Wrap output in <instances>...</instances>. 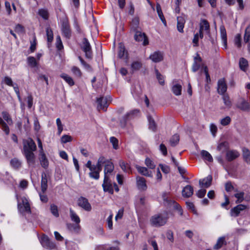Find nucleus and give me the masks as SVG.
<instances>
[{"label": "nucleus", "instance_id": "nucleus-1", "mask_svg": "<svg viewBox=\"0 0 250 250\" xmlns=\"http://www.w3.org/2000/svg\"><path fill=\"white\" fill-rule=\"evenodd\" d=\"M22 154L26 158L29 166H34L35 164L36 156L34 152L37 149V146L32 139L28 138L22 141Z\"/></svg>", "mask_w": 250, "mask_h": 250}, {"label": "nucleus", "instance_id": "nucleus-2", "mask_svg": "<svg viewBox=\"0 0 250 250\" xmlns=\"http://www.w3.org/2000/svg\"><path fill=\"white\" fill-rule=\"evenodd\" d=\"M167 212L159 213L152 216L150 219L151 226L155 227H160L165 225L168 220Z\"/></svg>", "mask_w": 250, "mask_h": 250}, {"label": "nucleus", "instance_id": "nucleus-3", "mask_svg": "<svg viewBox=\"0 0 250 250\" xmlns=\"http://www.w3.org/2000/svg\"><path fill=\"white\" fill-rule=\"evenodd\" d=\"M2 118L0 117V127L6 135L10 133V129L8 125L13 124V121L9 113L6 111H3L1 113Z\"/></svg>", "mask_w": 250, "mask_h": 250}, {"label": "nucleus", "instance_id": "nucleus-4", "mask_svg": "<svg viewBox=\"0 0 250 250\" xmlns=\"http://www.w3.org/2000/svg\"><path fill=\"white\" fill-rule=\"evenodd\" d=\"M81 48L84 52L85 56L87 59H91L93 53L91 45L86 38H83L81 44Z\"/></svg>", "mask_w": 250, "mask_h": 250}, {"label": "nucleus", "instance_id": "nucleus-5", "mask_svg": "<svg viewBox=\"0 0 250 250\" xmlns=\"http://www.w3.org/2000/svg\"><path fill=\"white\" fill-rule=\"evenodd\" d=\"M163 198L164 204L166 206H167L169 208L172 207L173 209L177 210L178 212L181 216L183 215V210L179 204L174 200L168 199L166 198L165 194L163 195Z\"/></svg>", "mask_w": 250, "mask_h": 250}, {"label": "nucleus", "instance_id": "nucleus-6", "mask_svg": "<svg viewBox=\"0 0 250 250\" xmlns=\"http://www.w3.org/2000/svg\"><path fill=\"white\" fill-rule=\"evenodd\" d=\"M140 111L138 109H134L127 112L123 117V123L121 122L122 126L124 127L127 121L134 119L140 115Z\"/></svg>", "mask_w": 250, "mask_h": 250}, {"label": "nucleus", "instance_id": "nucleus-7", "mask_svg": "<svg viewBox=\"0 0 250 250\" xmlns=\"http://www.w3.org/2000/svg\"><path fill=\"white\" fill-rule=\"evenodd\" d=\"M40 242L42 246L45 249L53 250L56 247L55 242L50 241L47 236L43 235L41 238Z\"/></svg>", "mask_w": 250, "mask_h": 250}, {"label": "nucleus", "instance_id": "nucleus-8", "mask_svg": "<svg viewBox=\"0 0 250 250\" xmlns=\"http://www.w3.org/2000/svg\"><path fill=\"white\" fill-rule=\"evenodd\" d=\"M61 31L62 35L66 39H70L71 36V31L70 25L67 20H63L62 23Z\"/></svg>", "mask_w": 250, "mask_h": 250}, {"label": "nucleus", "instance_id": "nucleus-9", "mask_svg": "<svg viewBox=\"0 0 250 250\" xmlns=\"http://www.w3.org/2000/svg\"><path fill=\"white\" fill-rule=\"evenodd\" d=\"M102 187L104 192H107L111 194H113V187L110 180L109 179V177H104Z\"/></svg>", "mask_w": 250, "mask_h": 250}, {"label": "nucleus", "instance_id": "nucleus-10", "mask_svg": "<svg viewBox=\"0 0 250 250\" xmlns=\"http://www.w3.org/2000/svg\"><path fill=\"white\" fill-rule=\"evenodd\" d=\"M209 24L207 20L202 19L200 23L199 35L200 38L202 39L204 37L203 31L205 30L207 34L209 33Z\"/></svg>", "mask_w": 250, "mask_h": 250}, {"label": "nucleus", "instance_id": "nucleus-11", "mask_svg": "<svg viewBox=\"0 0 250 250\" xmlns=\"http://www.w3.org/2000/svg\"><path fill=\"white\" fill-rule=\"evenodd\" d=\"M78 205L86 211L91 210V206L88 200L83 197H80L78 200Z\"/></svg>", "mask_w": 250, "mask_h": 250}, {"label": "nucleus", "instance_id": "nucleus-12", "mask_svg": "<svg viewBox=\"0 0 250 250\" xmlns=\"http://www.w3.org/2000/svg\"><path fill=\"white\" fill-rule=\"evenodd\" d=\"M135 34L134 35V39L137 42H143V45H146L148 44V41L144 33L137 30L135 31Z\"/></svg>", "mask_w": 250, "mask_h": 250}, {"label": "nucleus", "instance_id": "nucleus-13", "mask_svg": "<svg viewBox=\"0 0 250 250\" xmlns=\"http://www.w3.org/2000/svg\"><path fill=\"white\" fill-rule=\"evenodd\" d=\"M227 89V85L225 79L222 78L218 80L217 83V91L220 95H224Z\"/></svg>", "mask_w": 250, "mask_h": 250}, {"label": "nucleus", "instance_id": "nucleus-14", "mask_svg": "<svg viewBox=\"0 0 250 250\" xmlns=\"http://www.w3.org/2000/svg\"><path fill=\"white\" fill-rule=\"evenodd\" d=\"M22 204L18 205V208L21 212H31L30 205L26 198H24L22 200Z\"/></svg>", "mask_w": 250, "mask_h": 250}, {"label": "nucleus", "instance_id": "nucleus-15", "mask_svg": "<svg viewBox=\"0 0 250 250\" xmlns=\"http://www.w3.org/2000/svg\"><path fill=\"white\" fill-rule=\"evenodd\" d=\"M41 177V190L42 193H44L47 189V182L49 176L45 172H43L42 173Z\"/></svg>", "mask_w": 250, "mask_h": 250}, {"label": "nucleus", "instance_id": "nucleus-16", "mask_svg": "<svg viewBox=\"0 0 250 250\" xmlns=\"http://www.w3.org/2000/svg\"><path fill=\"white\" fill-rule=\"evenodd\" d=\"M247 207L245 205L242 204H239L234 207L230 210V215L233 217L238 216L240 212L245 210Z\"/></svg>", "mask_w": 250, "mask_h": 250}, {"label": "nucleus", "instance_id": "nucleus-17", "mask_svg": "<svg viewBox=\"0 0 250 250\" xmlns=\"http://www.w3.org/2000/svg\"><path fill=\"white\" fill-rule=\"evenodd\" d=\"M163 53L159 51H155L149 56V59L154 62H159L163 60Z\"/></svg>", "mask_w": 250, "mask_h": 250}, {"label": "nucleus", "instance_id": "nucleus-18", "mask_svg": "<svg viewBox=\"0 0 250 250\" xmlns=\"http://www.w3.org/2000/svg\"><path fill=\"white\" fill-rule=\"evenodd\" d=\"M193 188L190 185H187L183 188L182 195L184 198H189L193 195Z\"/></svg>", "mask_w": 250, "mask_h": 250}, {"label": "nucleus", "instance_id": "nucleus-19", "mask_svg": "<svg viewBox=\"0 0 250 250\" xmlns=\"http://www.w3.org/2000/svg\"><path fill=\"white\" fill-rule=\"evenodd\" d=\"M136 180L138 188L141 191L146 190L147 189V185L145 179L143 177H137Z\"/></svg>", "mask_w": 250, "mask_h": 250}, {"label": "nucleus", "instance_id": "nucleus-20", "mask_svg": "<svg viewBox=\"0 0 250 250\" xmlns=\"http://www.w3.org/2000/svg\"><path fill=\"white\" fill-rule=\"evenodd\" d=\"M240 155L238 151L235 150H228L226 152V159L228 161H232L238 158Z\"/></svg>", "mask_w": 250, "mask_h": 250}, {"label": "nucleus", "instance_id": "nucleus-21", "mask_svg": "<svg viewBox=\"0 0 250 250\" xmlns=\"http://www.w3.org/2000/svg\"><path fill=\"white\" fill-rule=\"evenodd\" d=\"M211 181H212V176L210 175H208L206 178L200 179L199 180V185L200 186L205 188H208L211 184Z\"/></svg>", "mask_w": 250, "mask_h": 250}, {"label": "nucleus", "instance_id": "nucleus-22", "mask_svg": "<svg viewBox=\"0 0 250 250\" xmlns=\"http://www.w3.org/2000/svg\"><path fill=\"white\" fill-rule=\"evenodd\" d=\"M98 108L99 109H104L108 106L107 99L106 97H101L97 100Z\"/></svg>", "mask_w": 250, "mask_h": 250}, {"label": "nucleus", "instance_id": "nucleus-23", "mask_svg": "<svg viewBox=\"0 0 250 250\" xmlns=\"http://www.w3.org/2000/svg\"><path fill=\"white\" fill-rule=\"evenodd\" d=\"M237 107L243 111H250V105L249 103L244 99L241 101L237 104Z\"/></svg>", "mask_w": 250, "mask_h": 250}, {"label": "nucleus", "instance_id": "nucleus-24", "mask_svg": "<svg viewBox=\"0 0 250 250\" xmlns=\"http://www.w3.org/2000/svg\"><path fill=\"white\" fill-rule=\"evenodd\" d=\"M114 167L111 162L107 161L105 165L104 169V177H109L108 174L111 173L114 170Z\"/></svg>", "mask_w": 250, "mask_h": 250}, {"label": "nucleus", "instance_id": "nucleus-25", "mask_svg": "<svg viewBox=\"0 0 250 250\" xmlns=\"http://www.w3.org/2000/svg\"><path fill=\"white\" fill-rule=\"evenodd\" d=\"M220 32L223 44L225 48H226L227 46V37L226 30L224 25L220 26Z\"/></svg>", "mask_w": 250, "mask_h": 250}, {"label": "nucleus", "instance_id": "nucleus-26", "mask_svg": "<svg viewBox=\"0 0 250 250\" xmlns=\"http://www.w3.org/2000/svg\"><path fill=\"white\" fill-rule=\"evenodd\" d=\"M131 93L135 99H138L142 94V90L140 86L139 85L132 86Z\"/></svg>", "mask_w": 250, "mask_h": 250}, {"label": "nucleus", "instance_id": "nucleus-27", "mask_svg": "<svg viewBox=\"0 0 250 250\" xmlns=\"http://www.w3.org/2000/svg\"><path fill=\"white\" fill-rule=\"evenodd\" d=\"M40 164L42 167L47 168L49 166V162L44 153L39 154Z\"/></svg>", "mask_w": 250, "mask_h": 250}, {"label": "nucleus", "instance_id": "nucleus-28", "mask_svg": "<svg viewBox=\"0 0 250 250\" xmlns=\"http://www.w3.org/2000/svg\"><path fill=\"white\" fill-rule=\"evenodd\" d=\"M177 30L179 32L183 33L184 32L183 29L185 23V20L183 17L179 16L177 18Z\"/></svg>", "mask_w": 250, "mask_h": 250}, {"label": "nucleus", "instance_id": "nucleus-29", "mask_svg": "<svg viewBox=\"0 0 250 250\" xmlns=\"http://www.w3.org/2000/svg\"><path fill=\"white\" fill-rule=\"evenodd\" d=\"M139 19L138 17L134 18L131 22L130 28L131 30L135 32L139 30Z\"/></svg>", "mask_w": 250, "mask_h": 250}, {"label": "nucleus", "instance_id": "nucleus-30", "mask_svg": "<svg viewBox=\"0 0 250 250\" xmlns=\"http://www.w3.org/2000/svg\"><path fill=\"white\" fill-rule=\"evenodd\" d=\"M244 38L245 42L248 43V50L250 54V27L246 29Z\"/></svg>", "mask_w": 250, "mask_h": 250}, {"label": "nucleus", "instance_id": "nucleus-31", "mask_svg": "<svg viewBox=\"0 0 250 250\" xmlns=\"http://www.w3.org/2000/svg\"><path fill=\"white\" fill-rule=\"evenodd\" d=\"M243 156L244 161L248 164H250V151L246 147L242 148Z\"/></svg>", "mask_w": 250, "mask_h": 250}, {"label": "nucleus", "instance_id": "nucleus-32", "mask_svg": "<svg viewBox=\"0 0 250 250\" xmlns=\"http://www.w3.org/2000/svg\"><path fill=\"white\" fill-rule=\"evenodd\" d=\"M119 164L121 169L125 173H130V166L127 163H125V161L123 160H120L119 162Z\"/></svg>", "mask_w": 250, "mask_h": 250}, {"label": "nucleus", "instance_id": "nucleus-33", "mask_svg": "<svg viewBox=\"0 0 250 250\" xmlns=\"http://www.w3.org/2000/svg\"><path fill=\"white\" fill-rule=\"evenodd\" d=\"M60 77L62 78L70 86L74 85L75 83L73 79L65 73H62L60 75Z\"/></svg>", "mask_w": 250, "mask_h": 250}, {"label": "nucleus", "instance_id": "nucleus-34", "mask_svg": "<svg viewBox=\"0 0 250 250\" xmlns=\"http://www.w3.org/2000/svg\"><path fill=\"white\" fill-rule=\"evenodd\" d=\"M127 51L124 45L120 44L119 48L118 57L121 59H126L127 58Z\"/></svg>", "mask_w": 250, "mask_h": 250}, {"label": "nucleus", "instance_id": "nucleus-35", "mask_svg": "<svg viewBox=\"0 0 250 250\" xmlns=\"http://www.w3.org/2000/svg\"><path fill=\"white\" fill-rule=\"evenodd\" d=\"M239 65L241 70L246 71L248 67V62L244 58H241L239 60Z\"/></svg>", "mask_w": 250, "mask_h": 250}, {"label": "nucleus", "instance_id": "nucleus-36", "mask_svg": "<svg viewBox=\"0 0 250 250\" xmlns=\"http://www.w3.org/2000/svg\"><path fill=\"white\" fill-rule=\"evenodd\" d=\"M138 171L142 174L146 176L147 177H152V174L151 172H149L148 169L145 167H142L138 166L136 167Z\"/></svg>", "mask_w": 250, "mask_h": 250}, {"label": "nucleus", "instance_id": "nucleus-37", "mask_svg": "<svg viewBox=\"0 0 250 250\" xmlns=\"http://www.w3.org/2000/svg\"><path fill=\"white\" fill-rule=\"evenodd\" d=\"M147 120L149 122V128L152 130L153 131H155L157 127L156 124L154 120L152 118V117L149 115H147Z\"/></svg>", "mask_w": 250, "mask_h": 250}, {"label": "nucleus", "instance_id": "nucleus-38", "mask_svg": "<svg viewBox=\"0 0 250 250\" xmlns=\"http://www.w3.org/2000/svg\"><path fill=\"white\" fill-rule=\"evenodd\" d=\"M201 155L205 160L208 161L209 162L213 161L212 157L208 151L203 150L201 151Z\"/></svg>", "mask_w": 250, "mask_h": 250}, {"label": "nucleus", "instance_id": "nucleus-39", "mask_svg": "<svg viewBox=\"0 0 250 250\" xmlns=\"http://www.w3.org/2000/svg\"><path fill=\"white\" fill-rule=\"evenodd\" d=\"M229 148V145L228 142H221L220 144H218L217 149L218 151H221V152L223 153L225 152L227 150V149Z\"/></svg>", "mask_w": 250, "mask_h": 250}, {"label": "nucleus", "instance_id": "nucleus-40", "mask_svg": "<svg viewBox=\"0 0 250 250\" xmlns=\"http://www.w3.org/2000/svg\"><path fill=\"white\" fill-rule=\"evenodd\" d=\"M70 216L71 220L78 224L80 222V219L72 208H70Z\"/></svg>", "mask_w": 250, "mask_h": 250}, {"label": "nucleus", "instance_id": "nucleus-41", "mask_svg": "<svg viewBox=\"0 0 250 250\" xmlns=\"http://www.w3.org/2000/svg\"><path fill=\"white\" fill-rule=\"evenodd\" d=\"M156 10L159 17L160 18L163 23L164 24L166 25V21L163 15L161 6L159 3H157L156 4Z\"/></svg>", "mask_w": 250, "mask_h": 250}, {"label": "nucleus", "instance_id": "nucleus-42", "mask_svg": "<svg viewBox=\"0 0 250 250\" xmlns=\"http://www.w3.org/2000/svg\"><path fill=\"white\" fill-rule=\"evenodd\" d=\"M173 93L176 96H179L181 94L182 86L179 84H174L172 87Z\"/></svg>", "mask_w": 250, "mask_h": 250}, {"label": "nucleus", "instance_id": "nucleus-43", "mask_svg": "<svg viewBox=\"0 0 250 250\" xmlns=\"http://www.w3.org/2000/svg\"><path fill=\"white\" fill-rule=\"evenodd\" d=\"M10 164L14 169H17L21 167V163L18 159L14 158L10 161Z\"/></svg>", "mask_w": 250, "mask_h": 250}, {"label": "nucleus", "instance_id": "nucleus-44", "mask_svg": "<svg viewBox=\"0 0 250 250\" xmlns=\"http://www.w3.org/2000/svg\"><path fill=\"white\" fill-rule=\"evenodd\" d=\"M179 135L175 134L173 135L170 139V144L172 146H176L179 143Z\"/></svg>", "mask_w": 250, "mask_h": 250}, {"label": "nucleus", "instance_id": "nucleus-45", "mask_svg": "<svg viewBox=\"0 0 250 250\" xmlns=\"http://www.w3.org/2000/svg\"><path fill=\"white\" fill-rule=\"evenodd\" d=\"M27 62L28 65L31 67L34 68L37 66L38 63L34 57H28L27 58Z\"/></svg>", "mask_w": 250, "mask_h": 250}, {"label": "nucleus", "instance_id": "nucleus-46", "mask_svg": "<svg viewBox=\"0 0 250 250\" xmlns=\"http://www.w3.org/2000/svg\"><path fill=\"white\" fill-rule=\"evenodd\" d=\"M46 33L48 42H51L53 40V33L52 29L50 27L46 28Z\"/></svg>", "mask_w": 250, "mask_h": 250}, {"label": "nucleus", "instance_id": "nucleus-47", "mask_svg": "<svg viewBox=\"0 0 250 250\" xmlns=\"http://www.w3.org/2000/svg\"><path fill=\"white\" fill-rule=\"evenodd\" d=\"M142 64L141 62L139 61H135L133 62L131 65V68L132 69V71L133 72L134 71L138 70L140 69V68L142 67Z\"/></svg>", "mask_w": 250, "mask_h": 250}, {"label": "nucleus", "instance_id": "nucleus-48", "mask_svg": "<svg viewBox=\"0 0 250 250\" xmlns=\"http://www.w3.org/2000/svg\"><path fill=\"white\" fill-rule=\"evenodd\" d=\"M224 242H225V237H220L218 239L216 244L214 246V247H213L214 249L217 250H219V249H220L222 247Z\"/></svg>", "mask_w": 250, "mask_h": 250}, {"label": "nucleus", "instance_id": "nucleus-49", "mask_svg": "<svg viewBox=\"0 0 250 250\" xmlns=\"http://www.w3.org/2000/svg\"><path fill=\"white\" fill-rule=\"evenodd\" d=\"M244 192H240L236 193L234 195V197L237 198L236 203H240L244 200Z\"/></svg>", "mask_w": 250, "mask_h": 250}, {"label": "nucleus", "instance_id": "nucleus-50", "mask_svg": "<svg viewBox=\"0 0 250 250\" xmlns=\"http://www.w3.org/2000/svg\"><path fill=\"white\" fill-rule=\"evenodd\" d=\"M50 211L51 213L56 217H58L59 216L58 212V207L54 204H52L50 206Z\"/></svg>", "mask_w": 250, "mask_h": 250}, {"label": "nucleus", "instance_id": "nucleus-51", "mask_svg": "<svg viewBox=\"0 0 250 250\" xmlns=\"http://www.w3.org/2000/svg\"><path fill=\"white\" fill-rule=\"evenodd\" d=\"M223 100L224 104L228 108H230L231 106V102L230 100L229 97L227 95H223Z\"/></svg>", "mask_w": 250, "mask_h": 250}, {"label": "nucleus", "instance_id": "nucleus-52", "mask_svg": "<svg viewBox=\"0 0 250 250\" xmlns=\"http://www.w3.org/2000/svg\"><path fill=\"white\" fill-rule=\"evenodd\" d=\"M39 15L44 20H47L48 18V13L47 10L44 9H41L39 10Z\"/></svg>", "mask_w": 250, "mask_h": 250}, {"label": "nucleus", "instance_id": "nucleus-53", "mask_svg": "<svg viewBox=\"0 0 250 250\" xmlns=\"http://www.w3.org/2000/svg\"><path fill=\"white\" fill-rule=\"evenodd\" d=\"M2 82L4 83L5 84L9 86H12L15 84L13 83L12 79L8 76L4 77L2 81Z\"/></svg>", "mask_w": 250, "mask_h": 250}, {"label": "nucleus", "instance_id": "nucleus-54", "mask_svg": "<svg viewBox=\"0 0 250 250\" xmlns=\"http://www.w3.org/2000/svg\"><path fill=\"white\" fill-rule=\"evenodd\" d=\"M155 73L159 83L161 85H164L165 83V80L163 76H162L157 69L155 70Z\"/></svg>", "mask_w": 250, "mask_h": 250}, {"label": "nucleus", "instance_id": "nucleus-55", "mask_svg": "<svg viewBox=\"0 0 250 250\" xmlns=\"http://www.w3.org/2000/svg\"><path fill=\"white\" fill-rule=\"evenodd\" d=\"M225 189L227 192H230L233 190L235 192L238 191V190L234 188V187L232 185L231 182H228L226 183Z\"/></svg>", "mask_w": 250, "mask_h": 250}, {"label": "nucleus", "instance_id": "nucleus-56", "mask_svg": "<svg viewBox=\"0 0 250 250\" xmlns=\"http://www.w3.org/2000/svg\"><path fill=\"white\" fill-rule=\"evenodd\" d=\"M110 143L113 146V147L115 149L118 148V140L115 137H111L109 139Z\"/></svg>", "mask_w": 250, "mask_h": 250}, {"label": "nucleus", "instance_id": "nucleus-57", "mask_svg": "<svg viewBox=\"0 0 250 250\" xmlns=\"http://www.w3.org/2000/svg\"><path fill=\"white\" fill-rule=\"evenodd\" d=\"M71 71L74 75L78 77H81L82 76V72L81 70L77 66H73L71 68Z\"/></svg>", "mask_w": 250, "mask_h": 250}, {"label": "nucleus", "instance_id": "nucleus-58", "mask_svg": "<svg viewBox=\"0 0 250 250\" xmlns=\"http://www.w3.org/2000/svg\"><path fill=\"white\" fill-rule=\"evenodd\" d=\"M145 164L150 169H154L155 167V165L153 162L148 158L146 159Z\"/></svg>", "mask_w": 250, "mask_h": 250}, {"label": "nucleus", "instance_id": "nucleus-59", "mask_svg": "<svg viewBox=\"0 0 250 250\" xmlns=\"http://www.w3.org/2000/svg\"><path fill=\"white\" fill-rule=\"evenodd\" d=\"M230 122L231 118L229 116H226L220 120V124L223 126H226L229 124Z\"/></svg>", "mask_w": 250, "mask_h": 250}, {"label": "nucleus", "instance_id": "nucleus-60", "mask_svg": "<svg viewBox=\"0 0 250 250\" xmlns=\"http://www.w3.org/2000/svg\"><path fill=\"white\" fill-rule=\"evenodd\" d=\"M61 142L63 144H65L68 142H70L72 141V137L67 135H64L61 137Z\"/></svg>", "mask_w": 250, "mask_h": 250}, {"label": "nucleus", "instance_id": "nucleus-61", "mask_svg": "<svg viewBox=\"0 0 250 250\" xmlns=\"http://www.w3.org/2000/svg\"><path fill=\"white\" fill-rule=\"evenodd\" d=\"M56 47L58 50H61L63 48L62 43L60 36H58L56 38Z\"/></svg>", "mask_w": 250, "mask_h": 250}, {"label": "nucleus", "instance_id": "nucleus-62", "mask_svg": "<svg viewBox=\"0 0 250 250\" xmlns=\"http://www.w3.org/2000/svg\"><path fill=\"white\" fill-rule=\"evenodd\" d=\"M100 172L98 171H94L89 172V176L90 178L94 179L95 180H98L100 177Z\"/></svg>", "mask_w": 250, "mask_h": 250}, {"label": "nucleus", "instance_id": "nucleus-63", "mask_svg": "<svg viewBox=\"0 0 250 250\" xmlns=\"http://www.w3.org/2000/svg\"><path fill=\"white\" fill-rule=\"evenodd\" d=\"M234 43L238 48H240L241 46V35L240 34H237L234 39Z\"/></svg>", "mask_w": 250, "mask_h": 250}, {"label": "nucleus", "instance_id": "nucleus-64", "mask_svg": "<svg viewBox=\"0 0 250 250\" xmlns=\"http://www.w3.org/2000/svg\"><path fill=\"white\" fill-rule=\"evenodd\" d=\"M209 129L212 135L214 137L215 136L217 131V127L216 125L214 124H211L209 126Z\"/></svg>", "mask_w": 250, "mask_h": 250}]
</instances>
